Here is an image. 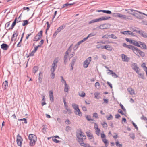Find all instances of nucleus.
Masks as SVG:
<instances>
[{"label": "nucleus", "instance_id": "f257e3e1", "mask_svg": "<svg viewBox=\"0 0 147 147\" xmlns=\"http://www.w3.org/2000/svg\"><path fill=\"white\" fill-rule=\"evenodd\" d=\"M28 138L30 140V145L31 146H34L37 140L36 136L34 134H30L29 135Z\"/></svg>", "mask_w": 147, "mask_h": 147}, {"label": "nucleus", "instance_id": "f03ea898", "mask_svg": "<svg viewBox=\"0 0 147 147\" xmlns=\"http://www.w3.org/2000/svg\"><path fill=\"white\" fill-rule=\"evenodd\" d=\"M77 137L78 138V141L80 144H83V141L86 138V137L84 135V133L82 132L78 133L76 135Z\"/></svg>", "mask_w": 147, "mask_h": 147}, {"label": "nucleus", "instance_id": "7ed1b4c3", "mask_svg": "<svg viewBox=\"0 0 147 147\" xmlns=\"http://www.w3.org/2000/svg\"><path fill=\"white\" fill-rule=\"evenodd\" d=\"M71 46H70L68 48L67 50L66 51L65 53V55L64 56V62L65 63L67 62V57L69 56V59L70 58L72 57L74 55V52H72V54L69 56V54L71 52Z\"/></svg>", "mask_w": 147, "mask_h": 147}, {"label": "nucleus", "instance_id": "20e7f679", "mask_svg": "<svg viewBox=\"0 0 147 147\" xmlns=\"http://www.w3.org/2000/svg\"><path fill=\"white\" fill-rule=\"evenodd\" d=\"M59 61V58L58 57L54 59L50 70L51 74H53L54 72L57 67V64Z\"/></svg>", "mask_w": 147, "mask_h": 147}, {"label": "nucleus", "instance_id": "39448f33", "mask_svg": "<svg viewBox=\"0 0 147 147\" xmlns=\"http://www.w3.org/2000/svg\"><path fill=\"white\" fill-rule=\"evenodd\" d=\"M110 18V17L101 16L97 19H94L90 21L89 22V23L90 24L98 22L101 21L102 20H107Z\"/></svg>", "mask_w": 147, "mask_h": 147}, {"label": "nucleus", "instance_id": "423d86ee", "mask_svg": "<svg viewBox=\"0 0 147 147\" xmlns=\"http://www.w3.org/2000/svg\"><path fill=\"white\" fill-rule=\"evenodd\" d=\"M115 14L114 16L115 17H119L121 19L127 20L128 19H131L130 16L122 14L120 13H114Z\"/></svg>", "mask_w": 147, "mask_h": 147}, {"label": "nucleus", "instance_id": "0eeeda50", "mask_svg": "<svg viewBox=\"0 0 147 147\" xmlns=\"http://www.w3.org/2000/svg\"><path fill=\"white\" fill-rule=\"evenodd\" d=\"M91 61V57H88L83 63V66L85 68H87Z\"/></svg>", "mask_w": 147, "mask_h": 147}, {"label": "nucleus", "instance_id": "6e6552de", "mask_svg": "<svg viewBox=\"0 0 147 147\" xmlns=\"http://www.w3.org/2000/svg\"><path fill=\"white\" fill-rule=\"evenodd\" d=\"M22 140H23L21 136L19 134L17 136L16 142L18 145L20 147H21L22 146Z\"/></svg>", "mask_w": 147, "mask_h": 147}, {"label": "nucleus", "instance_id": "1a4fd4ad", "mask_svg": "<svg viewBox=\"0 0 147 147\" xmlns=\"http://www.w3.org/2000/svg\"><path fill=\"white\" fill-rule=\"evenodd\" d=\"M120 33L125 35H130L132 36H136V34L131 31H121Z\"/></svg>", "mask_w": 147, "mask_h": 147}, {"label": "nucleus", "instance_id": "9d476101", "mask_svg": "<svg viewBox=\"0 0 147 147\" xmlns=\"http://www.w3.org/2000/svg\"><path fill=\"white\" fill-rule=\"evenodd\" d=\"M131 67L133 69L135 70L136 73L139 72V68L137 67L136 63H133L131 65Z\"/></svg>", "mask_w": 147, "mask_h": 147}, {"label": "nucleus", "instance_id": "9b49d317", "mask_svg": "<svg viewBox=\"0 0 147 147\" xmlns=\"http://www.w3.org/2000/svg\"><path fill=\"white\" fill-rule=\"evenodd\" d=\"M138 33L142 37L145 38H147V34L144 32L142 31H138Z\"/></svg>", "mask_w": 147, "mask_h": 147}, {"label": "nucleus", "instance_id": "f8f14e48", "mask_svg": "<svg viewBox=\"0 0 147 147\" xmlns=\"http://www.w3.org/2000/svg\"><path fill=\"white\" fill-rule=\"evenodd\" d=\"M87 136L88 138L91 140V141L94 142V139L93 135L90 132H87Z\"/></svg>", "mask_w": 147, "mask_h": 147}, {"label": "nucleus", "instance_id": "ddd939ff", "mask_svg": "<svg viewBox=\"0 0 147 147\" xmlns=\"http://www.w3.org/2000/svg\"><path fill=\"white\" fill-rule=\"evenodd\" d=\"M131 14H132L133 16H136V18L138 19H144V16L138 14L137 13H132Z\"/></svg>", "mask_w": 147, "mask_h": 147}, {"label": "nucleus", "instance_id": "4468645a", "mask_svg": "<svg viewBox=\"0 0 147 147\" xmlns=\"http://www.w3.org/2000/svg\"><path fill=\"white\" fill-rule=\"evenodd\" d=\"M139 45L140 47L142 49H147V47L146 44L144 42H143L140 41L139 42Z\"/></svg>", "mask_w": 147, "mask_h": 147}, {"label": "nucleus", "instance_id": "2eb2a0df", "mask_svg": "<svg viewBox=\"0 0 147 147\" xmlns=\"http://www.w3.org/2000/svg\"><path fill=\"white\" fill-rule=\"evenodd\" d=\"M49 97L51 101L53 102L54 101V97L53 92L51 90L49 91Z\"/></svg>", "mask_w": 147, "mask_h": 147}, {"label": "nucleus", "instance_id": "dca6fc26", "mask_svg": "<svg viewBox=\"0 0 147 147\" xmlns=\"http://www.w3.org/2000/svg\"><path fill=\"white\" fill-rule=\"evenodd\" d=\"M121 57L122 60L124 61L128 62L129 60L127 57L124 54H122L121 55Z\"/></svg>", "mask_w": 147, "mask_h": 147}, {"label": "nucleus", "instance_id": "f3484780", "mask_svg": "<svg viewBox=\"0 0 147 147\" xmlns=\"http://www.w3.org/2000/svg\"><path fill=\"white\" fill-rule=\"evenodd\" d=\"M74 113L76 115H78L80 116H81L82 115V113L80 111L79 108H78V110L76 109L74 110Z\"/></svg>", "mask_w": 147, "mask_h": 147}, {"label": "nucleus", "instance_id": "a211bd4d", "mask_svg": "<svg viewBox=\"0 0 147 147\" xmlns=\"http://www.w3.org/2000/svg\"><path fill=\"white\" fill-rule=\"evenodd\" d=\"M127 90L131 95H132L135 94L134 90L132 88H127Z\"/></svg>", "mask_w": 147, "mask_h": 147}, {"label": "nucleus", "instance_id": "6ab92c4d", "mask_svg": "<svg viewBox=\"0 0 147 147\" xmlns=\"http://www.w3.org/2000/svg\"><path fill=\"white\" fill-rule=\"evenodd\" d=\"M18 36V34L17 32H14L13 36L11 38V40L12 41H15L16 39Z\"/></svg>", "mask_w": 147, "mask_h": 147}, {"label": "nucleus", "instance_id": "aec40b11", "mask_svg": "<svg viewBox=\"0 0 147 147\" xmlns=\"http://www.w3.org/2000/svg\"><path fill=\"white\" fill-rule=\"evenodd\" d=\"M77 59V57H74L72 61L71 62V69H73V66H74V63L76 62V59Z\"/></svg>", "mask_w": 147, "mask_h": 147}, {"label": "nucleus", "instance_id": "412c9836", "mask_svg": "<svg viewBox=\"0 0 147 147\" xmlns=\"http://www.w3.org/2000/svg\"><path fill=\"white\" fill-rule=\"evenodd\" d=\"M1 47L3 50H6L8 49V46L6 44L3 43L1 45Z\"/></svg>", "mask_w": 147, "mask_h": 147}, {"label": "nucleus", "instance_id": "4be33fe9", "mask_svg": "<svg viewBox=\"0 0 147 147\" xmlns=\"http://www.w3.org/2000/svg\"><path fill=\"white\" fill-rule=\"evenodd\" d=\"M130 43L132 44H133L136 46L138 47H140V46L139 45V42L136 41L134 40H131L130 41Z\"/></svg>", "mask_w": 147, "mask_h": 147}, {"label": "nucleus", "instance_id": "5701e85b", "mask_svg": "<svg viewBox=\"0 0 147 147\" xmlns=\"http://www.w3.org/2000/svg\"><path fill=\"white\" fill-rule=\"evenodd\" d=\"M3 88L6 89L8 87V82L6 80L3 82L2 84Z\"/></svg>", "mask_w": 147, "mask_h": 147}, {"label": "nucleus", "instance_id": "b1692460", "mask_svg": "<svg viewBox=\"0 0 147 147\" xmlns=\"http://www.w3.org/2000/svg\"><path fill=\"white\" fill-rule=\"evenodd\" d=\"M107 24H104L100 25L99 26V28L101 29H106L107 28Z\"/></svg>", "mask_w": 147, "mask_h": 147}, {"label": "nucleus", "instance_id": "393cba45", "mask_svg": "<svg viewBox=\"0 0 147 147\" xmlns=\"http://www.w3.org/2000/svg\"><path fill=\"white\" fill-rule=\"evenodd\" d=\"M65 84V88L64 89V91L65 92H68L69 90V86L67 85L66 82L64 84Z\"/></svg>", "mask_w": 147, "mask_h": 147}, {"label": "nucleus", "instance_id": "a878e982", "mask_svg": "<svg viewBox=\"0 0 147 147\" xmlns=\"http://www.w3.org/2000/svg\"><path fill=\"white\" fill-rule=\"evenodd\" d=\"M96 35V34L94 32L88 34V36L86 38H84L86 40L88 38L94 36Z\"/></svg>", "mask_w": 147, "mask_h": 147}, {"label": "nucleus", "instance_id": "bb28decb", "mask_svg": "<svg viewBox=\"0 0 147 147\" xmlns=\"http://www.w3.org/2000/svg\"><path fill=\"white\" fill-rule=\"evenodd\" d=\"M65 27V25H63L59 27L57 30L58 31L60 32L62 30H63Z\"/></svg>", "mask_w": 147, "mask_h": 147}, {"label": "nucleus", "instance_id": "cd10ccee", "mask_svg": "<svg viewBox=\"0 0 147 147\" xmlns=\"http://www.w3.org/2000/svg\"><path fill=\"white\" fill-rule=\"evenodd\" d=\"M16 22H17V18H15L14 22H13L12 25L11 26V27L9 28V29H12L15 26V25Z\"/></svg>", "mask_w": 147, "mask_h": 147}, {"label": "nucleus", "instance_id": "c85d7f7f", "mask_svg": "<svg viewBox=\"0 0 147 147\" xmlns=\"http://www.w3.org/2000/svg\"><path fill=\"white\" fill-rule=\"evenodd\" d=\"M72 106L74 110L76 109L78 110L79 108L78 105L75 103H73L72 105Z\"/></svg>", "mask_w": 147, "mask_h": 147}, {"label": "nucleus", "instance_id": "c756f323", "mask_svg": "<svg viewBox=\"0 0 147 147\" xmlns=\"http://www.w3.org/2000/svg\"><path fill=\"white\" fill-rule=\"evenodd\" d=\"M139 50L136 47L135 49L133 50V52L134 53H135L137 55H138L139 57V55H138V51Z\"/></svg>", "mask_w": 147, "mask_h": 147}, {"label": "nucleus", "instance_id": "7c9ffc66", "mask_svg": "<svg viewBox=\"0 0 147 147\" xmlns=\"http://www.w3.org/2000/svg\"><path fill=\"white\" fill-rule=\"evenodd\" d=\"M95 129L96 130V133L97 134L98 136L99 135L100 132V130L98 128V126L97 125V128H96V127H94Z\"/></svg>", "mask_w": 147, "mask_h": 147}, {"label": "nucleus", "instance_id": "2f4dec72", "mask_svg": "<svg viewBox=\"0 0 147 147\" xmlns=\"http://www.w3.org/2000/svg\"><path fill=\"white\" fill-rule=\"evenodd\" d=\"M102 140V141L105 144L106 146L107 147L108 144V140H107L106 139V138L103 139Z\"/></svg>", "mask_w": 147, "mask_h": 147}, {"label": "nucleus", "instance_id": "473e14b6", "mask_svg": "<svg viewBox=\"0 0 147 147\" xmlns=\"http://www.w3.org/2000/svg\"><path fill=\"white\" fill-rule=\"evenodd\" d=\"M127 47V48L130 49L131 50H132L134 49L135 48H136V47L133 46L132 45H128Z\"/></svg>", "mask_w": 147, "mask_h": 147}, {"label": "nucleus", "instance_id": "72a5a7b5", "mask_svg": "<svg viewBox=\"0 0 147 147\" xmlns=\"http://www.w3.org/2000/svg\"><path fill=\"white\" fill-rule=\"evenodd\" d=\"M138 53H139L138 54H139L141 57H143L144 56V53L142 51H141V50H139L138 51Z\"/></svg>", "mask_w": 147, "mask_h": 147}, {"label": "nucleus", "instance_id": "f704fd0d", "mask_svg": "<svg viewBox=\"0 0 147 147\" xmlns=\"http://www.w3.org/2000/svg\"><path fill=\"white\" fill-rule=\"evenodd\" d=\"M38 70V69L37 67L34 66L33 68V72L34 73H35Z\"/></svg>", "mask_w": 147, "mask_h": 147}, {"label": "nucleus", "instance_id": "c9c22d12", "mask_svg": "<svg viewBox=\"0 0 147 147\" xmlns=\"http://www.w3.org/2000/svg\"><path fill=\"white\" fill-rule=\"evenodd\" d=\"M73 4H69L68 3H66L65 4L63 5V6L62 7V8H64V7H67L71 5H72Z\"/></svg>", "mask_w": 147, "mask_h": 147}, {"label": "nucleus", "instance_id": "e433bc0d", "mask_svg": "<svg viewBox=\"0 0 147 147\" xmlns=\"http://www.w3.org/2000/svg\"><path fill=\"white\" fill-rule=\"evenodd\" d=\"M112 47L111 46L109 45H107L106 49L109 51H111L112 50Z\"/></svg>", "mask_w": 147, "mask_h": 147}, {"label": "nucleus", "instance_id": "4c0bfd02", "mask_svg": "<svg viewBox=\"0 0 147 147\" xmlns=\"http://www.w3.org/2000/svg\"><path fill=\"white\" fill-rule=\"evenodd\" d=\"M129 136L132 139L134 140L135 138V136L134 133H130L129 134Z\"/></svg>", "mask_w": 147, "mask_h": 147}, {"label": "nucleus", "instance_id": "58836bf2", "mask_svg": "<svg viewBox=\"0 0 147 147\" xmlns=\"http://www.w3.org/2000/svg\"><path fill=\"white\" fill-rule=\"evenodd\" d=\"M79 95L80 96L83 97H84L85 96V94L84 92H81L79 93Z\"/></svg>", "mask_w": 147, "mask_h": 147}, {"label": "nucleus", "instance_id": "ea45409f", "mask_svg": "<svg viewBox=\"0 0 147 147\" xmlns=\"http://www.w3.org/2000/svg\"><path fill=\"white\" fill-rule=\"evenodd\" d=\"M86 41V40L84 38H83V39L81 41H80L78 42V43L77 44L78 45H79L82 43L83 42L85 41Z\"/></svg>", "mask_w": 147, "mask_h": 147}, {"label": "nucleus", "instance_id": "a19ab883", "mask_svg": "<svg viewBox=\"0 0 147 147\" xmlns=\"http://www.w3.org/2000/svg\"><path fill=\"white\" fill-rule=\"evenodd\" d=\"M40 38V37H39V36L36 35L34 39V41H37L39 40Z\"/></svg>", "mask_w": 147, "mask_h": 147}, {"label": "nucleus", "instance_id": "79ce46f5", "mask_svg": "<svg viewBox=\"0 0 147 147\" xmlns=\"http://www.w3.org/2000/svg\"><path fill=\"white\" fill-rule=\"evenodd\" d=\"M23 22V23H22V25L23 26H25L28 24V21L27 20H24Z\"/></svg>", "mask_w": 147, "mask_h": 147}, {"label": "nucleus", "instance_id": "37998d69", "mask_svg": "<svg viewBox=\"0 0 147 147\" xmlns=\"http://www.w3.org/2000/svg\"><path fill=\"white\" fill-rule=\"evenodd\" d=\"M103 12L108 14H111L112 13L109 10H104Z\"/></svg>", "mask_w": 147, "mask_h": 147}, {"label": "nucleus", "instance_id": "c03bdc74", "mask_svg": "<svg viewBox=\"0 0 147 147\" xmlns=\"http://www.w3.org/2000/svg\"><path fill=\"white\" fill-rule=\"evenodd\" d=\"M116 145L117 146L119 147H121L122 146V144H119V142L118 141H117L116 142Z\"/></svg>", "mask_w": 147, "mask_h": 147}, {"label": "nucleus", "instance_id": "a18cd8bd", "mask_svg": "<svg viewBox=\"0 0 147 147\" xmlns=\"http://www.w3.org/2000/svg\"><path fill=\"white\" fill-rule=\"evenodd\" d=\"M46 24H47V28L46 29V33L47 32V31L49 29V28H50V25H49V22H46Z\"/></svg>", "mask_w": 147, "mask_h": 147}, {"label": "nucleus", "instance_id": "49530a36", "mask_svg": "<svg viewBox=\"0 0 147 147\" xmlns=\"http://www.w3.org/2000/svg\"><path fill=\"white\" fill-rule=\"evenodd\" d=\"M120 107H121L122 109H123V111L124 112H126V110L125 109L123 105L122 104H121V103L120 104Z\"/></svg>", "mask_w": 147, "mask_h": 147}, {"label": "nucleus", "instance_id": "de8ad7c7", "mask_svg": "<svg viewBox=\"0 0 147 147\" xmlns=\"http://www.w3.org/2000/svg\"><path fill=\"white\" fill-rule=\"evenodd\" d=\"M101 137L102 139L106 138V136L104 133H102L101 134Z\"/></svg>", "mask_w": 147, "mask_h": 147}, {"label": "nucleus", "instance_id": "09e8293b", "mask_svg": "<svg viewBox=\"0 0 147 147\" xmlns=\"http://www.w3.org/2000/svg\"><path fill=\"white\" fill-rule=\"evenodd\" d=\"M42 31H40L38 33V35L37 36H39V37H40V38H41L42 36Z\"/></svg>", "mask_w": 147, "mask_h": 147}, {"label": "nucleus", "instance_id": "8fccbe9b", "mask_svg": "<svg viewBox=\"0 0 147 147\" xmlns=\"http://www.w3.org/2000/svg\"><path fill=\"white\" fill-rule=\"evenodd\" d=\"M52 140L54 142H55L56 143H58L60 142L59 141L57 140L55 138H53Z\"/></svg>", "mask_w": 147, "mask_h": 147}, {"label": "nucleus", "instance_id": "3c124183", "mask_svg": "<svg viewBox=\"0 0 147 147\" xmlns=\"http://www.w3.org/2000/svg\"><path fill=\"white\" fill-rule=\"evenodd\" d=\"M81 107L83 111H87L86 108L85 106L84 105H82Z\"/></svg>", "mask_w": 147, "mask_h": 147}, {"label": "nucleus", "instance_id": "603ef678", "mask_svg": "<svg viewBox=\"0 0 147 147\" xmlns=\"http://www.w3.org/2000/svg\"><path fill=\"white\" fill-rule=\"evenodd\" d=\"M118 112L121 114V115H124L125 114L123 112V111L120 109H119L118 110Z\"/></svg>", "mask_w": 147, "mask_h": 147}, {"label": "nucleus", "instance_id": "864d4df0", "mask_svg": "<svg viewBox=\"0 0 147 147\" xmlns=\"http://www.w3.org/2000/svg\"><path fill=\"white\" fill-rule=\"evenodd\" d=\"M65 123L67 124H70L71 123V122L69 120L67 119L66 120Z\"/></svg>", "mask_w": 147, "mask_h": 147}, {"label": "nucleus", "instance_id": "5fc2aeb1", "mask_svg": "<svg viewBox=\"0 0 147 147\" xmlns=\"http://www.w3.org/2000/svg\"><path fill=\"white\" fill-rule=\"evenodd\" d=\"M86 119L89 121H93V119H92L89 118L87 115L86 116Z\"/></svg>", "mask_w": 147, "mask_h": 147}, {"label": "nucleus", "instance_id": "6e6d98bb", "mask_svg": "<svg viewBox=\"0 0 147 147\" xmlns=\"http://www.w3.org/2000/svg\"><path fill=\"white\" fill-rule=\"evenodd\" d=\"M141 23L143 25H147V21L146 20H142L141 22Z\"/></svg>", "mask_w": 147, "mask_h": 147}, {"label": "nucleus", "instance_id": "4d7b16f0", "mask_svg": "<svg viewBox=\"0 0 147 147\" xmlns=\"http://www.w3.org/2000/svg\"><path fill=\"white\" fill-rule=\"evenodd\" d=\"M82 146H84V147H89L90 146L86 144H85L83 143V144H80Z\"/></svg>", "mask_w": 147, "mask_h": 147}, {"label": "nucleus", "instance_id": "13d9d810", "mask_svg": "<svg viewBox=\"0 0 147 147\" xmlns=\"http://www.w3.org/2000/svg\"><path fill=\"white\" fill-rule=\"evenodd\" d=\"M21 21V15H20L18 18H17V23H18Z\"/></svg>", "mask_w": 147, "mask_h": 147}, {"label": "nucleus", "instance_id": "bf43d9fd", "mask_svg": "<svg viewBox=\"0 0 147 147\" xmlns=\"http://www.w3.org/2000/svg\"><path fill=\"white\" fill-rule=\"evenodd\" d=\"M59 32L57 30H56L53 35V37H55L56 35Z\"/></svg>", "mask_w": 147, "mask_h": 147}, {"label": "nucleus", "instance_id": "052dcab7", "mask_svg": "<svg viewBox=\"0 0 147 147\" xmlns=\"http://www.w3.org/2000/svg\"><path fill=\"white\" fill-rule=\"evenodd\" d=\"M35 52L33 50L31 53H30L29 54V56H33L34 55V54Z\"/></svg>", "mask_w": 147, "mask_h": 147}, {"label": "nucleus", "instance_id": "680f3d73", "mask_svg": "<svg viewBox=\"0 0 147 147\" xmlns=\"http://www.w3.org/2000/svg\"><path fill=\"white\" fill-rule=\"evenodd\" d=\"M112 118H113V116L111 115H110V116L109 117H108L107 118V119L108 120H110L112 119Z\"/></svg>", "mask_w": 147, "mask_h": 147}, {"label": "nucleus", "instance_id": "e2e57ef3", "mask_svg": "<svg viewBox=\"0 0 147 147\" xmlns=\"http://www.w3.org/2000/svg\"><path fill=\"white\" fill-rule=\"evenodd\" d=\"M93 116L94 117H95L96 118H98V115L96 113H94L93 115Z\"/></svg>", "mask_w": 147, "mask_h": 147}, {"label": "nucleus", "instance_id": "0e129e2a", "mask_svg": "<svg viewBox=\"0 0 147 147\" xmlns=\"http://www.w3.org/2000/svg\"><path fill=\"white\" fill-rule=\"evenodd\" d=\"M138 77H140L143 79L144 78V74H139Z\"/></svg>", "mask_w": 147, "mask_h": 147}, {"label": "nucleus", "instance_id": "69168bd1", "mask_svg": "<svg viewBox=\"0 0 147 147\" xmlns=\"http://www.w3.org/2000/svg\"><path fill=\"white\" fill-rule=\"evenodd\" d=\"M103 100H104V103H105L106 104H108V103L109 100L108 99H104Z\"/></svg>", "mask_w": 147, "mask_h": 147}, {"label": "nucleus", "instance_id": "338daca9", "mask_svg": "<svg viewBox=\"0 0 147 147\" xmlns=\"http://www.w3.org/2000/svg\"><path fill=\"white\" fill-rule=\"evenodd\" d=\"M141 119L142 120H144L145 121H147V119L146 117H144V116H142L141 117Z\"/></svg>", "mask_w": 147, "mask_h": 147}, {"label": "nucleus", "instance_id": "774afa93", "mask_svg": "<svg viewBox=\"0 0 147 147\" xmlns=\"http://www.w3.org/2000/svg\"><path fill=\"white\" fill-rule=\"evenodd\" d=\"M71 129V127L69 126H67L66 128V130L67 131H69Z\"/></svg>", "mask_w": 147, "mask_h": 147}]
</instances>
